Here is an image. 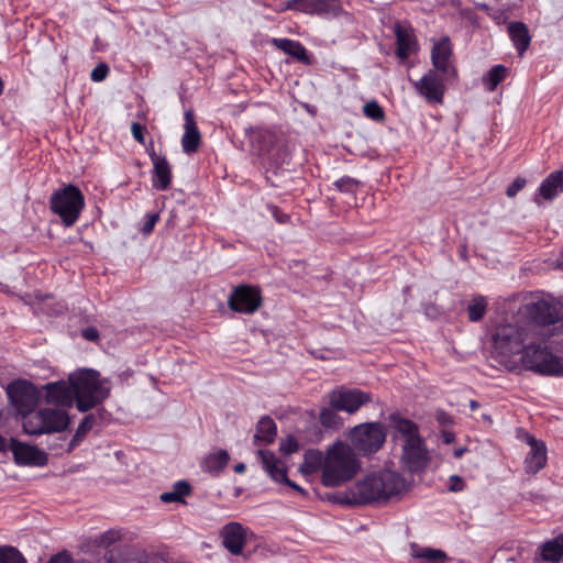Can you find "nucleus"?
<instances>
[{
	"label": "nucleus",
	"mask_w": 563,
	"mask_h": 563,
	"mask_svg": "<svg viewBox=\"0 0 563 563\" xmlns=\"http://www.w3.org/2000/svg\"><path fill=\"white\" fill-rule=\"evenodd\" d=\"M185 132L181 137L183 151L191 154L198 151L201 143V135L191 111L185 112Z\"/></svg>",
	"instance_id": "4be33fe9"
},
{
	"label": "nucleus",
	"mask_w": 563,
	"mask_h": 563,
	"mask_svg": "<svg viewBox=\"0 0 563 563\" xmlns=\"http://www.w3.org/2000/svg\"><path fill=\"white\" fill-rule=\"evenodd\" d=\"M158 220H159V214L158 213H147L145 216V222L143 224L142 232L144 234L152 233L153 230H154V227L158 222Z\"/></svg>",
	"instance_id": "09e8293b"
},
{
	"label": "nucleus",
	"mask_w": 563,
	"mask_h": 563,
	"mask_svg": "<svg viewBox=\"0 0 563 563\" xmlns=\"http://www.w3.org/2000/svg\"><path fill=\"white\" fill-rule=\"evenodd\" d=\"M277 428L274 420L269 417H263L256 424V431L253 437V442L256 445L269 444L276 437Z\"/></svg>",
	"instance_id": "bb28decb"
},
{
	"label": "nucleus",
	"mask_w": 563,
	"mask_h": 563,
	"mask_svg": "<svg viewBox=\"0 0 563 563\" xmlns=\"http://www.w3.org/2000/svg\"><path fill=\"white\" fill-rule=\"evenodd\" d=\"M284 54L289 55L294 60L302 65L308 66L312 64V57L299 42L284 38Z\"/></svg>",
	"instance_id": "72a5a7b5"
},
{
	"label": "nucleus",
	"mask_w": 563,
	"mask_h": 563,
	"mask_svg": "<svg viewBox=\"0 0 563 563\" xmlns=\"http://www.w3.org/2000/svg\"><path fill=\"white\" fill-rule=\"evenodd\" d=\"M559 191H563V170L551 173L540 185L539 196L552 200Z\"/></svg>",
	"instance_id": "a878e982"
},
{
	"label": "nucleus",
	"mask_w": 563,
	"mask_h": 563,
	"mask_svg": "<svg viewBox=\"0 0 563 563\" xmlns=\"http://www.w3.org/2000/svg\"><path fill=\"white\" fill-rule=\"evenodd\" d=\"M408 488L407 481L397 472L384 470L367 475L353 488L355 504L386 503Z\"/></svg>",
	"instance_id": "f257e3e1"
},
{
	"label": "nucleus",
	"mask_w": 563,
	"mask_h": 563,
	"mask_svg": "<svg viewBox=\"0 0 563 563\" xmlns=\"http://www.w3.org/2000/svg\"><path fill=\"white\" fill-rule=\"evenodd\" d=\"M450 490L452 492H461L464 488V482L463 479L457 475H452L450 477Z\"/></svg>",
	"instance_id": "3c124183"
},
{
	"label": "nucleus",
	"mask_w": 563,
	"mask_h": 563,
	"mask_svg": "<svg viewBox=\"0 0 563 563\" xmlns=\"http://www.w3.org/2000/svg\"><path fill=\"white\" fill-rule=\"evenodd\" d=\"M452 55L453 51L449 36H444L438 42H434L431 49V62L433 70H437L438 73L449 77H455L456 69L451 62Z\"/></svg>",
	"instance_id": "f3484780"
},
{
	"label": "nucleus",
	"mask_w": 563,
	"mask_h": 563,
	"mask_svg": "<svg viewBox=\"0 0 563 563\" xmlns=\"http://www.w3.org/2000/svg\"><path fill=\"white\" fill-rule=\"evenodd\" d=\"M325 464V454L323 455L319 450H308L305 453L303 462L300 465L299 470L307 475L313 474L321 470V473L324 470Z\"/></svg>",
	"instance_id": "7c9ffc66"
},
{
	"label": "nucleus",
	"mask_w": 563,
	"mask_h": 563,
	"mask_svg": "<svg viewBox=\"0 0 563 563\" xmlns=\"http://www.w3.org/2000/svg\"><path fill=\"white\" fill-rule=\"evenodd\" d=\"M230 455L225 450H219L214 453L208 454L201 462V470L211 476H219L221 472L228 466Z\"/></svg>",
	"instance_id": "393cba45"
},
{
	"label": "nucleus",
	"mask_w": 563,
	"mask_h": 563,
	"mask_svg": "<svg viewBox=\"0 0 563 563\" xmlns=\"http://www.w3.org/2000/svg\"><path fill=\"white\" fill-rule=\"evenodd\" d=\"M508 33L518 55L522 56L531 43V35L528 26L523 22H510L508 25Z\"/></svg>",
	"instance_id": "b1692460"
},
{
	"label": "nucleus",
	"mask_w": 563,
	"mask_h": 563,
	"mask_svg": "<svg viewBox=\"0 0 563 563\" xmlns=\"http://www.w3.org/2000/svg\"><path fill=\"white\" fill-rule=\"evenodd\" d=\"M479 407V404L476 400L470 401V408L471 410H476Z\"/></svg>",
	"instance_id": "69168bd1"
},
{
	"label": "nucleus",
	"mask_w": 563,
	"mask_h": 563,
	"mask_svg": "<svg viewBox=\"0 0 563 563\" xmlns=\"http://www.w3.org/2000/svg\"><path fill=\"white\" fill-rule=\"evenodd\" d=\"M69 421L66 410L43 408L24 418L23 430L30 435L62 432L67 429Z\"/></svg>",
	"instance_id": "423d86ee"
},
{
	"label": "nucleus",
	"mask_w": 563,
	"mask_h": 563,
	"mask_svg": "<svg viewBox=\"0 0 563 563\" xmlns=\"http://www.w3.org/2000/svg\"><path fill=\"white\" fill-rule=\"evenodd\" d=\"M389 422L405 440L420 438L418 426L413 421L393 413L389 416Z\"/></svg>",
	"instance_id": "c85d7f7f"
},
{
	"label": "nucleus",
	"mask_w": 563,
	"mask_h": 563,
	"mask_svg": "<svg viewBox=\"0 0 563 563\" xmlns=\"http://www.w3.org/2000/svg\"><path fill=\"white\" fill-rule=\"evenodd\" d=\"M521 364L526 369L541 375L563 376V358L541 344H527L521 352Z\"/></svg>",
	"instance_id": "0eeeda50"
},
{
	"label": "nucleus",
	"mask_w": 563,
	"mask_h": 563,
	"mask_svg": "<svg viewBox=\"0 0 563 563\" xmlns=\"http://www.w3.org/2000/svg\"><path fill=\"white\" fill-rule=\"evenodd\" d=\"M10 451L16 465L44 466L48 462L44 451L14 438L10 439Z\"/></svg>",
	"instance_id": "dca6fc26"
},
{
	"label": "nucleus",
	"mask_w": 563,
	"mask_h": 563,
	"mask_svg": "<svg viewBox=\"0 0 563 563\" xmlns=\"http://www.w3.org/2000/svg\"><path fill=\"white\" fill-rule=\"evenodd\" d=\"M540 556L552 563H558L563 558V533L544 542L541 547Z\"/></svg>",
	"instance_id": "c756f323"
},
{
	"label": "nucleus",
	"mask_w": 563,
	"mask_h": 563,
	"mask_svg": "<svg viewBox=\"0 0 563 563\" xmlns=\"http://www.w3.org/2000/svg\"><path fill=\"white\" fill-rule=\"evenodd\" d=\"M411 555L419 560L417 563H444L448 559L442 550L420 548L416 544L411 547Z\"/></svg>",
	"instance_id": "2f4dec72"
},
{
	"label": "nucleus",
	"mask_w": 563,
	"mask_h": 563,
	"mask_svg": "<svg viewBox=\"0 0 563 563\" xmlns=\"http://www.w3.org/2000/svg\"><path fill=\"white\" fill-rule=\"evenodd\" d=\"M327 397L330 406L349 415L355 413L362 406L372 401L369 393L343 386L331 390Z\"/></svg>",
	"instance_id": "f8f14e48"
},
{
	"label": "nucleus",
	"mask_w": 563,
	"mask_h": 563,
	"mask_svg": "<svg viewBox=\"0 0 563 563\" xmlns=\"http://www.w3.org/2000/svg\"><path fill=\"white\" fill-rule=\"evenodd\" d=\"M386 435V429L380 422H365L351 430L350 440L356 451L371 454L382 448Z\"/></svg>",
	"instance_id": "1a4fd4ad"
},
{
	"label": "nucleus",
	"mask_w": 563,
	"mask_h": 563,
	"mask_svg": "<svg viewBox=\"0 0 563 563\" xmlns=\"http://www.w3.org/2000/svg\"><path fill=\"white\" fill-rule=\"evenodd\" d=\"M363 112L367 118H369L376 122H382L385 119V113H384L383 108L374 100L368 101L364 104Z\"/></svg>",
	"instance_id": "a19ab883"
},
{
	"label": "nucleus",
	"mask_w": 563,
	"mask_h": 563,
	"mask_svg": "<svg viewBox=\"0 0 563 563\" xmlns=\"http://www.w3.org/2000/svg\"><path fill=\"white\" fill-rule=\"evenodd\" d=\"M435 417L441 424H449L452 422L451 416L443 410H439Z\"/></svg>",
	"instance_id": "6e6d98bb"
},
{
	"label": "nucleus",
	"mask_w": 563,
	"mask_h": 563,
	"mask_svg": "<svg viewBox=\"0 0 563 563\" xmlns=\"http://www.w3.org/2000/svg\"><path fill=\"white\" fill-rule=\"evenodd\" d=\"M47 563H93L88 560H78L75 561L73 556L67 551L58 552L49 558Z\"/></svg>",
	"instance_id": "c03bdc74"
},
{
	"label": "nucleus",
	"mask_w": 563,
	"mask_h": 563,
	"mask_svg": "<svg viewBox=\"0 0 563 563\" xmlns=\"http://www.w3.org/2000/svg\"><path fill=\"white\" fill-rule=\"evenodd\" d=\"M486 307L487 302L483 296L474 297L467 308L468 319L473 322L479 321L485 314Z\"/></svg>",
	"instance_id": "58836bf2"
},
{
	"label": "nucleus",
	"mask_w": 563,
	"mask_h": 563,
	"mask_svg": "<svg viewBox=\"0 0 563 563\" xmlns=\"http://www.w3.org/2000/svg\"><path fill=\"white\" fill-rule=\"evenodd\" d=\"M339 409L333 406L323 407L319 413V422L324 429L338 430L342 427L343 421L338 415Z\"/></svg>",
	"instance_id": "f704fd0d"
},
{
	"label": "nucleus",
	"mask_w": 563,
	"mask_h": 563,
	"mask_svg": "<svg viewBox=\"0 0 563 563\" xmlns=\"http://www.w3.org/2000/svg\"><path fill=\"white\" fill-rule=\"evenodd\" d=\"M490 16L499 23L503 18V13L493 10V15H490Z\"/></svg>",
	"instance_id": "0e129e2a"
},
{
	"label": "nucleus",
	"mask_w": 563,
	"mask_h": 563,
	"mask_svg": "<svg viewBox=\"0 0 563 563\" xmlns=\"http://www.w3.org/2000/svg\"><path fill=\"white\" fill-rule=\"evenodd\" d=\"M74 385V400L80 412H87L100 405L110 396V384L102 379L95 369H81L69 375Z\"/></svg>",
	"instance_id": "20e7f679"
},
{
	"label": "nucleus",
	"mask_w": 563,
	"mask_h": 563,
	"mask_svg": "<svg viewBox=\"0 0 563 563\" xmlns=\"http://www.w3.org/2000/svg\"><path fill=\"white\" fill-rule=\"evenodd\" d=\"M145 132H146V128L143 124H141L139 122H133L131 124L132 136L134 137L135 141H137L141 144H145Z\"/></svg>",
	"instance_id": "de8ad7c7"
},
{
	"label": "nucleus",
	"mask_w": 563,
	"mask_h": 563,
	"mask_svg": "<svg viewBox=\"0 0 563 563\" xmlns=\"http://www.w3.org/2000/svg\"><path fill=\"white\" fill-rule=\"evenodd\" d=\"M395 33L397 38L396 54L399 58L406 59L416 46V38L412 29L408 25L397 23L395 26Z\"/></svg>",
	"instance_id": "5701e85b"
},
{
	"label": "nucleus",
	"mask_w": 563,
	"mask_h": 563,
	"mask_svg": "<svg viewBox=\"0 0 563 563\" xmlns=\"http://www.w3.org/2000/svg\"><path fill=\"white\" fill-rule=\"evenodd\" d=\"M109 74V66L106 63L98 64L91 71L90 78L95 82H100L106 79Z\"/></svg>",
	"instance_id": "a18cd8bd"
},
{
	"label": "nucleus",
	"mask_w": 563,
	"mask_h": 563,
	"mask_svg": "<svg viewBox=\"0 0 563 563\" xmlns=\"http://www.w3.org/2000/svg\"><path fill=\"white\" fill-rule=\"evenodd\" d=\"M85 208V197L81 190L68 184L54 191L49 198L51 211L58 216L65 227H73Z\"/></svg>",
	"instance_id": "39448f33"
},
{
	"label": "nucleus",
	"mask_w": 563,
	"mask_h": 563,
	"mask_svg": "<svg viewBox=\"0 0 563 563\" xmlns=\"http://www.w3.org/2000/svg\"><path fill=\"white\" fill-rule=\"evenodd\" d=\"M528 444L531 449L525 460V470L529 474H537L547 464V448L543 441L531 435H528Z\"/></svg>",
	"instance_id": "412c9836"
},
{
	"label": "nucleus",
	"mask_w": 563,
	"mask_h": 563,
	"mask_svg": "<svg viewBox=\"0 0 563 563\" xmlns=\"http://www.w3.org/2000/svg\"><path fill=\"white\" fill-rule=\"evenodd\" d=\"M520 311L539 325L555 324L563 319V306L545 299L529 302Z\"/></svg>",
	"instance_id": "ddd939ff"
},
{
	"label": "nucleus",
	"mask_w": 563,
	"mask_h": 563,
	"mask_svg": "<svg viewBox=\"0 0 563 563\" xmlns=\"http://www.w3.org/2000/svg\"><path fill=\"white\" fill-rule=\"evenodd\" d=\"M360 470V462L353 450L343 442H335L325 452L321 483L325 487H339L351 481Z\"/></svg>",
	"instance_id": "7ed1b4c3"
},
{
	"label": "nucleus",
	"mask_w": 563,
	"mask_h": 563,
	"mask_svg": "<svg viewBox=\"0 0 563 563\" xmlns=\"http://www.w3.org/2000/svg\"><path fill=\"white\" fill-rule=\"evenodd\" d=\"M449 76L429 69L421 79L413 82L416 91L431 104H442L445 93V79Z\"/></svg>",
	"instance_id": "4468645a"
},
{
	"label": "nucleus",
	"mask_w": 563,
	"mask_h": 563,
	"mask_svg": "<svg viewBox=\"0 0 563 563\" xmlns=\"http://www.w3.org/2000/svg\"><path fill=\"white\" fill-rule=\"evenodd\" d=\"M526 185V179L517 177L507 188L506 194L508 197H515Z\"/></svg>",
	"instance_id": "8fccbe9b"
},
{
	"label": "nucleus",
	"mask_w": 563,
	"mask_h": 563,
	"mask_svg": "<svg viewBox=\"0 0 563 563\" xmlns=\"http://www.w3.org/2000/svg\"><path fill=\"white\" fill-rule=\"evenodd\" d=\"M334 185L340 191L353 192L356 190L360 183H358V180L351 178V177H342V178L338 179L334 183Z\"/></svg>",
	"instance_id": "37998d69"
},
{
	"label": "nucleus",
	"mask_w": 563,
	"mask_h": 563,
	"mask_svg": "<svg viewBox=\"0 0 563 563\" xmlns=\"http://www.w3.org/2000/svg\"><path fill=\"white\" fill-rule=\"evenodd\" d=\"M82 336L88 341H96L99 339V331L95 327H88L82 330Z\"/></svg>",
	"instance_id": "864d4df0"
},
{
	"label": "nucleus",
	"mask_w": 563,
	"mask_h": 563,
	"mask_svg": "<svg viewBox=\"0 0 563 563\" xmlns=\"http://www.w3.org/2000/svg\"><path fill=\"white\" fill-rule=\"evenodd\" d=\"M318 15H338L342 11L341 0H313Z\"/></svg>",
	"instance_id": "4c0bfd02"
},
{
	"label": "nucleus",
	"mask_w": 563,
	"mask_h": 563,
	"mask_svg": "<svg viewBox=\"0 0 563 563\" xmlns=\"http://www.w3.org/2000/svg\"><path fill=\"white\" fill-rule=\"evenodd\" d=\"M401 462L411 473L421 472L429 463V454L422 438L406 439L402 445Z\"/></svg>",
	"instance_id": "2eb2a0df"
},
{
	"label": "nucleus",
	"mask_w": 563,
	"mask_h": 563,
	"mask_svg": "<svg viewBox=\"0 0 563 563\" xmlns=\"http://www.w3.org/2000/svg\"><path fill=\"white\" fill-rule=\"evenodd\" d=\"M0 563H26L22 553L10 545L0 547Z\"/></svg>",
	"instance_id": "ea45409f"
},
{
	"label": "nucleus",
	"mask_w": 563,
	"mask_h": 563,
	"mask_svg": "<svg viewBox=\"0 0 563 563\" xmlns=\"http://www.w3.org/2000/svg\"><path fill=\"white\" fill-rule=\"evenodd\" d=\"M190 492L191 487L186 481H178L174 484L173 490L165 492L161 495V500L166 504L184 501L183 498L188 496Z\"/></svg>",
	"instance_id": "c9c22d12"
},
{
	"label": "nucleus",
	"mask_w": 563,
	"mask_h": 563,
	"mask_svg": "<svg viewBox=\"0 0 563 563\" xmlns=\"http://www.w3.org/2000/svg\"><path fill=\"white\" fill-rule=\"evenodd\" d=\"M247 134L252 151L261 158L266 183L272 187H279L282 147L277 132L268 128H254Z\"/></svg>",
	"instance_id": "f03ea898"
},
{
	"label": "nucleus",
	"mask_w": 563,
	"mask_h": 563,
	"mask_svg": "<svg viewBox=\"0 0 563 563\" xmlns=\"http://www.w3.org/2000/svg\"><path fill=\"white\" fill-rule=\"evenodd\" d=\"M151 162L153 164L152 186L153 188L164 191L170 187L172 184V167L166 156H159L154 150V144L151 142L150 147L146 148Z\"/></svg>",
	"instance_id": "a211bd4d"
},
{
	"label": "nucleus",
	"mask_w": 563,
	"mask_h": 563,
	"mask_svg": "<svg viewBox=\"0 0 563 563\" xmlns=\"http://www.w3.org/2000/svg\"><path fill=\"white\" fill-rule=\"evenodd\" d=\"M263 468L266 473L278 483H282V461L275 456V454L266 449H260L257 451Z\"/></svg>",
	"instance_id": "cd10ccee"
},
{
	"label": "nucleus",
	"mask_w": 563,
	"mask_h": 563,
	"mask_svg": "<svg viewBox=\"0 0 563 563\" xmlns=\"http://www.w3.org/2000/svg\"><path fill=\"white\" fill-rule=\"evenodd\" d=\"M245 471H246V466L243 463H238L234 466V472L238 473V474H243Z\"/></svg>",
	"instance_id": "e2e57ef3"
},
{
	"label": "nucleus",
	"mask_w": 563,
	"mask_h": 563,
	"mask_svg": "<svg viewBox=\"0 0 563 563\" xmlns=\"http://www.w3.org/2000/svg\"><path fill=\"white\" fill-rule=\"evenodd\" d=\"M268 209L271 210L272 216L275 218L277 222H282V214L279 212L278 207L276 206H268Z\"/></svg>",
	"instance_id": "13d9d810"
},
{
	"label": "nucleus",
	"mask_w": 563,
	"mask_h": 563,
	"mask_svg": "<svg viewBox=\"0 0 563 563\" xmlns=\"http://www.w3.org/2000/svg\"><path fill=\"white\" fill-rule=\"evenodd\" d=\"M107 563H142L137 559H122L121 555L115 550H110L106 554Z\"/></svg>",
	"instance_id": "49530a36"
},
{
	"label": "nucleus",
	"mask_w": 563,
	"mask_h": 563,
	"mask_svg": "<svg viewBox=\"0 0 563 563\" xmlns=\"http://www.w3.org/2000/svg\"><path fill=\"white\" fill-rule=\"evenodd\" d=\"M477 9L485 12L488 15H493V9L486 3H478Z\"/></svg>",
	"instance_id": "052dcab7"
},
{
	"label": "nucleus",
	"mask_w": 563,
	"mask_h": 563,
	"mask_svg": "<svg viewBox=\"0 0 563 563\" xmlns=\"http://www.w3.org/2000/svg\"><path fill=\"white\" fill-rule=\"evenodd\" d=\"M442 437L445 443H451L454 441V434L450 431H443Z\"/></svg>",
	"instance_id": "680f3d73"
},
{
	"label": "nucleus",
	"mask_w": 563,
	"mask_h": 563,
	"mask_svg": "<svg viewBox=\"0 0 563 563\" xmlns=\"http://www.w3.org/2000/svg\"><path fill=\"white\" fill-rule=\"evenodd\" d=\"M273 43L277 48L282 49V38H273Z\"/></svg>",
	"instance_id": "338daca9"
},
{
	"label": "nucleus",
	"mask_w": 563,
	"mask_h": 563,
	"mask_svg": "<svg viewBox=\"0 0 563 563\" xmlns=\"http://www.w3.org/2000/svg\"><path fill=\"white\" fill-rule=\"evenodd\" d=\"M45 401L57 406L71 407L74 400V385L68 380H57L44 385Z\"/></svg>",
	"instance_id": "aec40b11"
},
{
	"label": "nucleus",
	"mask_w": 563,
	"mask_h": 563,
	"mask_svg": "<svg viewBox=\"0 0 563 563\" xmlns=\"http://www.w3.org/2000/svg\"><path fill=\"white\" fill-rule=\"evenodd\" d=\"M100 413H88L80 421L75 434L69 442V451L78 446L86 438L88 432L97 424Z\"/></svg>",
	"instance_id": "473e14b6"
},
{
	"label": "nucleus",
	"mask_w": 563,
	"mask_h": 563,
	"mask_svg": "<svg viewBox=\"0 0 563 563\" xmlns=\"http://www.w3.org/2000/svg\"><path fill=\"white\" fill-rule=\"evenodd\" d=\"M10 450V441H8L3 435L0 434V452H7Z\"/></svg>",
	"instance_id": "bf43d9fd"
},
{
	"label": "nucleus",
	"mask_w": 563,
	"mask_h": 563,
	"mask_svg": "<svg viewBox=\"0 0 563 563\" xmlns=\"http://www.w3.org/2000/svg\"><path fill=\"white\" fill-rule=\"evenodd\" d=\"M284 9L295 10L308 14H314L316 7L313 0H291L287 2Z\"/></svg>",
	"instance_id": "79ce46f5"
},
{
	"label": "nucleus",
	"mask_w": 563,
	"mask_h": 563,
	"mask_svg": "<svg viewBox=\"0 0 563 563\" xmlns=\"http://www.w3.org/2000/svg\"><path fill=\"white\" fill-rule=\"evenodd\" d=\"M262 301L260 287L241 284L231 291L228 298V307L238 313L252 314L260 309Z\"/></svg>",
	"instance_id": "9b49d317"
},
{
	"label": "nucleus",
	"mask_w": 563,
	"mask_h": 563,
	"mask_svg": "<svg viewBox=\"0 0 563 563\" xmlns=\"http://www.w3.org/2000/svg\"><path fill=\"white\" fill-rule=\"evenodd\" d=\"M297 449H298V444H297L296 440L291 435H288L286 443H284V453H291V452L297 451Z\"/></svg>",
	"instance_id": "5fc2aeb1"
},
{
	"label": "nucleus",
	"mask_w": 563,
	"mask_h": 563,
	"mask_svg": "<svg viewBox=\"0 0 563 563\" xmlns=\"http://www.w3.org/2000/svg\"><path fill=\"white\" fill-rule=\"evenodd\" d=\"M249 529L240 522H229L221 530L223 547L233 555L242 553Z\"/></svg>",
	"instance_id": "6ab92c4d"
},
{
	"label": "nucleus",
	"mask_w": 563,
	"mask_h": 563,
	"mask_svg": "<svg viewBox=\"0 0 563 563\" xmlns=\"http://www.w3.org/2000/svg\"><path fill=\"white\" fill-rule=\"evenodd\" d=\"M507 74V67L504 65H496L487 73L486 76H484L483 81L489 91H494L497 86L506 78Z\"/></svg>",
	"instance_id": "e433bc0d"
},
{
	"label": "nucleus",
	"mask_w": 563,
	"mask_h": 563,
	"mask_svg": "<svg viewBox=\"0 0 563 563\" xmlns=\"http://www.w3.org/2000/svg\"><path fill=\"white\" fill-rule=\"evenodd\" d=\"M119 539L118 534L113 531H107L101 537V544L109 547Z\"/></svg>",
	"instance_id": "603ef678"
},
{
	"label": "nucleus",
	"mask_w": 563,
	"mask_h": 563,
	"mask_svg": "<svg viewBox=\"0 0 563 563\" xmlns=\"http://www.w3.org/2000/svg\"><path fill=\"white\" fill-rule=\"evenodd\" d=\"M529 328L517 323L500 324L493 334V346L503 357H510L523 351L529 338Z\"/></svg>",
	"instance_id": "6e6552de"
},
{
	"label": "nucleus",
	"mask_w": 563,
	"mask_h": 563,
	"mask_svg": "<svg viewBox=\"0 0 563 563\" xmlns=\"http://www.w3.org/2000/svg\"><path fill=\"white\" fill-rule=\"evenodd\" d=\"M545 561H547V560H542V558L540 556V558H536V559L533 560V563H544Z\"/></svg>",
	"instance_id": "774afa93"
},
{
	"label": "nucleus",
	"mask_w": 563,
	"mask_h": 563,
	"mask_svg": "<svg viewBox=\"0 0 563 563\" xmlns=\"http://www.w3.org/2000/svg\"><path fill=\"white\" fill-rule=\"evenodd\" d=\"M284 485H287L300 493L303 494V489L301 487H299L298 485H296L292 481H290L287 476H286V472L284 471Z\"/></svg>",
	"instance_id": "4d7b16f0"
},
{
	"label": "nucleus",
	"mask_w": 563,
	"mask_h": 563,
	"mask_svg": "<svg viewBox=\"0 0 563 563\" xmlns=\"http://www.w3.org/2000/svg\"><path fill=\"white\" fill-rule=\"evenodd\" d=\"M7 395L10 404L23 419L35 412L34 409L41 399L40 390L26 379L11 382L7 387Z\"/></svg>",
	"instance_id": "9d476101"
}]
</instances>
